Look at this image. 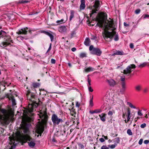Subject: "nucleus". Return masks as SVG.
Segmentation results:
<instances>
[{
    "mask_svg": "<svg viewBox=\"0 0 149 149\" xmlns=\"http://www.w3.org/2000/svg\"><path fill=\"white\" fill-rule=\"evenodd\" d=\"M28 29V28L27 27L18 30V31L17 32V33L18 34L26 35L27 33Z\"/></svg>",
    "mask_w": 149,
    "mask_h": 149,
    "instance_id": "9d476101",
    "label": "nucleus"
},
{
    "mask_svg": "<svg viewBox=\"0 0 149 149\" xmlns=\"http://www.w3.org/2000/svg\"><path fill=\"white\" fill-rule=\"evenodd\" d=\"M149 64V63L148 62H144L140 64L139 65H138L137 66L138 68H143L148 65H148Z\"/></svg>",
    "mask_w": 149,
    "mask_h": 149,
    "instance_id": "a211bd4d",
    "label": "nucleus"
},
{
    "mask_svg": "<svg viewBox=\"0 0 149 149\" xmlns=\"http://www.w3.org/2000/svg\"><path fill=\"white\" fill-rule=\"evenodd\" d=\"M26 94L27 100L30 102L28 106L27 112L31 113L33 111L34 108L37 107L38 104L35 101L36 96L33 94H31L30 92L29 91H27Z\"/></svg>",
    "mask_w": 149,
    "mask_h": 149,
    "instance_id": "f03ea898",
    "label": "nucleus"
},
{
    "mask_svg": "<svg viewBox=\"0 0 149 149\" xmlns=\"http://www.w3.org/2000/svg\"><path fill=\"white\" fill-rule=\"evenodd\" d=\"M99 116L102 121L105 122V113H102L101 114H100Z\"/></svg>",
    "mask_w": 149,
    "mask_h": 149,
    "instance_id": "412c9836",
    "label": "nucleus"
},
{
    "mask_svg": "<svg viewBox=\"0 0 149 149\" xmlns=\"http://www.w3.org/2000/svg\"><path fill=\"white\" fill-rule=\"evenodd\" d=\"M99 140L102 143L103 142L105 141L104 139L103 138H101Z\"/></svg>",
    "mask_w": 149,
    "mask_h": 149,
    "instance_id": "5fc2aeb1",
    "label": "nucleus"
},
{
    "mask_svg": "<svg viewBox=\"0 0 149 149\" xmlns=\"http://www.w3.org/2000/svg\"><path fill=\"white\" fill-rule=\"evenodd\" d=\"M89 50L91 51V53L97 56H100L102 53V51L98 48H94L92 45H91L89 47Z\"/></svg>",
    "mask_w": 149,
    "mask_h": 149,
    "instance_id": "423d86ee",
    "label": "nucleus"
},
{
    "mask_svg": "<svg viewBox=\"0 0 149 149\" xmlns=\"http://www.w3.org/2000/svg\"><path fill=\"white\" fill-rule=\"evenodd\" d=\"M130 47L132 49L134 48V45H133V44L132 43H131L130 44Z\"/></svg>",
    "mask_w": 149,
    "mask_h": 149,
    "instance_id": "bf43d9fd",
    "label": "nucleus"
},
{
    "mask_svg": "<svg viewBox=\"0 0 149 149\" xmlns=\"http://www.w3.org/2000/svg\"><path fill=\"white\" fill-rule=\"evenodd\" d=\"M138 115L142 116H143V114L141 112V110H139L138 112Z\"/></svg>",
    "mask_w": 149,
    "mask_h": 149,
    "instance_id": "49530a36",
    "label": "nucleus"
},
{
    "mask_svg": "<svg viewBox=\"0 0 149 149\" xmlns=\"http://www.w3.org/2000/svg\"><path fill=\"white\" fill-rule=\"evenodd\" d=\"M76 50V49L75 47H73L72 48L71 50L72 52H75Z\"/></svg>",
    "mask_w": 149,
    "mask_h": 149,
    "instance_id": "680f3d73",
    "label": "nucleus"
},
{
    "mask_svg": "<svg viewBox=\"0 0 149 149\" xmlns=\"http://www.w3.org/2000/svg\"><path fill=\"white\" fill-rule=\"evenodd\" d=\"M90 105L92 107L93 106V96L92 97V98L90 99Z\"/></svg>",
    "mask_w": 149,
    "mask_h": 149,
    "instance_id": "f704fd0d",
    "label": "nucleus"
},
{
    "mask_svg": "<svg viewBox=\"0 0 149 149\" xmlns=\"http://www.w3.org/2000/svg\"><path fill=\"white\" fill-rule=\"evenodd\" d=\"M108 23H107L105 26L107 30L112 31L110 32L107 30L105 31L102 33L104 39L106 41H110L111 40L113 37L114 36V40L116 41L118 40L119 38L118 34L114 31L116 29L115 28V25L113 21L111 19L110 21L108 20Z\"/></svg>",
    "mask_w": 149,
    "mask_h": 149,
    "instance_id": "f257e3e1",
    "label": "nucleus"
},
{
    "mask_svg": "<svg viewBox=\"0 0 149 149\" xmlns=\"http://www.w3.org/2000/svg\"><path fill=\"white\" fill-rule=\"evenodd\" d=\"M146 124L145 123H144L141 125H140V127L141 128H143L146 127Z\"/></svg>",
    "mask_w": 149,
    "mask_h": 149,
    "instance_id": "58836bf2",
    "label": "nucleus"
},
{
    "mask_svg": "<svg viewBox=\"0 0 149 149\" xmlns=\"http://www.w3.org/2000/svg\"><path fill=\"white\" fill-rule=\"evenodd\" d=\"M44 131V128L43 127H41L40 126H38L36 130V132L38 134H40L41 136L42 134L43 133Z\"/></svg>",
    "mask_w": 149,
    "mask_h": 149,
    "instance_id": "ddd939ff",
    "label": "nucleus"
},
{
    "mask_svg": "<svg viewBox=\"0 0 149 149\" xmlns=\"http://www.w3.org/2000/svg\"><path fill=\"white\" fill-rule=\"evenodd\" d=\"M38 115L43 121H46L48 119V116L47 115L46 109L40 110Z\"/></svg>",
    "mask_w": 149,
    "mask_h": 149,
    "instance_id": "0eeeda50",
    "label": "nucleus"
},
{
    "mask_svg": "<svg viewBox=\"0 0 149 149\" xmlns=\"http://www.w3.org/2000/svg\"><path fill=\"white\" fill-rule=\"evenodd\" d=\"M127 133L129 135H132V133L131 130L130 129H128L127 130Z\"/></svg>",
    "mask_w": 149,
    "mask_h": 149,
    "instance_id": "2f4dec72",
    "label": "nucleus"
},
{
    "mask_svg": "<svg viewBox=\"0 0 149 149\" xmlns=\"http://www.w3.org/2000/svg\"><path fill=\"white\" fill-rule=\"evenodd\" d=\"M126 54L122 51L116 50L113 54L112 56H114L116 55H124Z\"/></svg>",
    "mask_w": 149,
    "mask_h": 149,
    "instance_id": "2eb2a0df",
    "label": "nucleus"
},
{
    "mask_svg": "<svg viewBox=\"0 0 149 149\" xmlns=\"http://www.w3.org/2000/svg\"><path fill=\"white\" fill-rule=\"evenodd\" d=\"M127 104L129 106L131 107V108L132 109H135L136 108V107L134 106L130 102H127Z\"/></svg>",
    "mask_w": 149,
    "mask_h": 149,
    "instance_id": "cd10ccee",
    "label": "nucleus"
},
{
    "mask_svg": "<svg viewBox=\"0 0 149 149\" xmlns=\"http://www.w3.org/2000/svg\"><path fill=\"white\" fill-rule=\"evenodd\" d=\"M95 69L94 68L89 67L87 68H85L84 70V71L87 72H88L91 71H93Z\"/></svg>",
    "mask_w": 149,
    "mask_h": 149,
    "instance_id": "4be33fe9",
    "label": "nucleus"
},
{
    "mask_svg": "<svg viewBox=\"0 0 149 149\" xmlns=\"http://www.w3.org/2000/svg\"><path fill=\"white\" fill-rule=\"evenodd\" d=\"M41 32L45 33V34L49 36H50L52 34L49 32L46 31H42Z\"/></svg>",
    "mask_w": 149,
    "mask_h": 149,
    "instance_id": "c85d7f7f",
    "label": "nucleus"
},
{
    "mask_svg": "<svg viewBox=\"0 0 149 149\" xmlns=\"http://www.w3.org/2000/svg\"><path fill=\"white\" fill-rule=\"evenodd\" d=\"M116 145H115L112 144L111 145H109L108 146H109V148H110L112 149H113L115 148V147H116Z\"/></svg>",
    "mask_w": 149,
    "mask_h": 149,
    "instance_id": "e433bc0d",
    "label": "nucleus"
},
{
    "mask_svg": "<svg viewBox=\"0 0 149 149\" xmlns=\"http://www.w3.org/2000/svg\"><path fill=\"white\" fill-rule=\"evenodd\" d=\"M148 91V89L147 88H145V89H144V90H143V92H144V93H146Z\"/></svg>",
    "mask_w": 149,
    "mask_h": 149,
    "instance_id": "774afa93",
    "label": "nucleus"
},
{
    "mask_svg": "<svg viewBox=\"0 0 149 149\" xmlns=\"http://www.w3.org/2000/svg\"><path fill=\"white\" fill-rule=\"evenodd\" d=\"M40 84L39 83H33L32 84L33 86L35 88H36L38 87Z\"/></svg>",
    "mask_w": 149,
    "mask_h": 149,
    "instance_id": "c756f323",
    "label": "nucleus"
},
{
    "mask_svg": "<svg viewBox=\"0 0 149 149\" xmlns=\"http://www.w3.org/2000/svg\"><path fill=\"white\" fill-rule=\"evenodd\" d=\"M115 142L117 143H119L120 140V138L119 137H117L115 139Z\"/></svg>",
    "mask_w": 149,
    "mask_h": 149,
    "instance_id": "ea45409f",
    "label": "nucleus"
},
{
    "mask_svg": "<svg viewBox=\"0 0 149 149\" xmlns=\"http://www.w3.org/2000/svg\"><path fill=\"white\" fill-rule=\"evenodd\" d=\"M121 85L122 88L120 89L119 92L120 94L123 95L124 94V92L125 91L126 88V84L125 82H122L121 83Z\"/></svg>",
    "mask_w": 149,
    "mask_h": 149,
    "instance_id": "9b49d317",
    "label": "nucleus"
},
{
    "mask_svg": "<svg viewBox=\"0 0 149 149\" xmlns=\"http://www.w3.org/2000/svg\"><path fill=\"white\" fill-rule=\"evenodd\" d=\"M24 132L25 134H28L29 132V129L28 128L26 127H24L23 128Z\"/></svg>",
    "mask_w": 149,
    "mask_h": 149,
    "instance_id": "bb28decb",
    "label": "nucleus"
},
{
    "mask_svg": "<svg viewBox=\"0 0 149 149\" xmlns=\"http://www.w3.org/2000/svg\"><path fill=\"white\" fill-rule=\"evenodd\" d=\"M9 97V99L11 100L12 106H14L16 104V101L14 98V97L13 96H10Z\"/></svg>",
    "mask_w": 149,
    "mask_h": 149,
    "instance_id": "aec40b11",
    "label": "nucleus"
},
{
    "mask_svg": "<svg viewBox=\"0 0 149 149\" xmlns=\"http://www.w3.org/2000/svg\"><path fill=\"white\" fill-rule=\"evenodd\" d=\"M22 139L23 140L22 141L24 143H26L28 141H30L32 140L31 138L28 135L23 136Z\"/></svg>",
    "mask_w": 149,
    "mask_h": 149,
    "instance_id": "4468645a",
    "label": "nucleus"
},
{
    "mask_svg": "<svg viewBox=\"0 0 149 149\" xmlns=\"http://www.w3.org/2000/svg\"><path fill=\"white\" fill-rule=\"evenodd\" d=\"M95 111V113H100L102 111V110L101 109H96L94 110Z\"/></svg>",
    "mask_w": 149,
    "mask_h": 149,
    "instance_id": "7c9ffc66",
    "label": "nucleus"
},
{
    "mask_svg": "<svg viewBox=\"0 0 149 149\" xmlns=\"http://www.w3.org/2000/svg\"><path fill=\"white\" fill-rule=\"evenodd\" d=\"M79 57L81 58H83L85 57H86V53L85 52L81 53L80 54L79 56Z\"/></svg>",
    "mask_w": 149,
    "mask_h": 149,
    "instance_id": "a878e982",
    "label": "nucleus"
},
{
    "mask_svg": "<svg viewBox=\"0 0 149 149\" xmlns=\"http://www.w3.org/2000/svg\"><path fill=\"white\" fill-rule=\"evenodd\" d=\"M55 60L54 59L52 58L51 60V62L52 64H54L55 63Z\"/></svg>",
    "mask_w": 149,
    "mask_h": 149,
    "instance_id": "864d4df0",
    "label": "nucleus"
},
{
    "mask_svg": "<svg viewBox=\"0 0 149 149\" xmlns=\"http://www.w3.org/2000/svg\"><path fill=\"white\" fill-rule=\"evenodd\" d=\"M90 40L88 38H86L84 42V44L86 46H89L90 45Z\"/></svg>",
    "mask_w": 149,
    "mask_h": 149,
    "instance_id": "5701e85b",
    "label": "nucleus"
},
{
    "mask_svg": "<svg viewBox=\"0 0 149 149\" xmlns=\"http://www.w3.org/2000/svg\"><path fill=\"white\" fill-rule=\"evenodd\" d=\"M28 145L29 147L31 148L33 147L36 145V143L35 142L32 141H31L30 142H29L28 143Z\"/></svg>",
    "mask_w": 149,
    "mask_h": 149,
    "instance_id": "393cba45",
    "label": "nucleus"
},
{
    "mask_svg": "<svg viewBox=\"0 0 149 149\" xmlns=\"http://www.w3.org/2000/svg\"><path fill=\"white\" fill-rule=\"evenodd\" d=\"M114 113H115L114 111L112 110V111H109L108 112V114L109 116H111Z\"/></svg>",
    "mask_w": 149,
    "mask_h": 149,
    "instance_id": "473e14b6",
    "label": "nucleus"
},
{
    "mask_svg": "<svg viewBox=\"0 0 149 149\" xmlns=\"http://www.w3.org/2000/svg\"><path fill=\"white\" fill-rule=\"evenodd\" d=\"M88 87L89 91L91 92H93V89L90 86H89L88 85Z\"/></svg>",
    "mask_w": 149,
    "mask_h": 149,
    "instance_id": "a19ab883",
    "label": "nucleus"
},
{
    "mask_svg": "<svg viewBox=\"0 0 149 149\" xmlns=\"http://www.w3.org/2000/svg\"><path fill=\"white\" fill-rule=\"evenodd\" d=\"M124 25L125 26H129V24H127L125 22H124Z\"/></svg>",
    "mask_w": 149,
    "mask_h": 149,
    "instance_id": "e2e57ef3",
    "label": "nucleus"
},
{
    "mask_svg": "<svg viewBox=\"0 0 149 149\" xmlns=\"http://www.w3.org/2000/svg\"><path fill=\"white\" fill-rule=\"evenodd\" d=\"M96 38V37L95 36L92 35L91 39L92 40H95Z\"/></svg>",
    "mask_w": 149,
    "mask_h": 149,
    "instance_id": "8fccbe9b",
    "label": "nucleus"
},
{
    "mask_svg": "<svg viewBox=\"0 0 149 149\" xmlns=\"http://www.w3.org/2000/svg\"><path fill=\"white\" fill-rule=\"evenodd\" d=\"M29 2L28 1H27L26 0H22V1H19V3H27Z\"/></svg>",
    "mask_w": 149,
    "mask_h": 149,
    "instance_id": "c9c22d12",
    "label": "nucleus"
},
{
    "mask_svg": "<svg viewBox=\"0 0 149 149\" xmlns=\"http://www.w3.org/2000/svg\"><path fill=\"white\" fill-rule=\"evenodd\" d=\"M1 112L3 114L6 113V110L5 109H1Z\"/></svg>",
    "mask_w": 149,
    "mask_h": 149,
    "instance_id": "de8ad7c7",
    "label": "nucleus"
},
{
    "mask_svg": "<svg viewBox=\"0 0 149 149\" xmlns=\"http://www.w3.org/2000/svg\"><path fill=\"white\" fill-rule=\"evenodd\" d=\"M6 32L2 30L0 32V46L5 47L7 46L11 45L10 42L13 43V40L9 35H6Z\"/></svg>",
    "mask_w": 149,
    "mask_h": 149,
    "instance_id": "7ed1b4c3",
    "label": "nucleus"
},
{
    "mask_svg": "<svg viewBox=\"0 0 149 149\" xmlns=\"http://www.w3.org/2000/svg\"><path fill=\"white\" fill-rule=\"evenodd\" d=\"M63 20H64L62 19L61 20H57L56 22L57 23H58V24H61L63 22Z\"/></svg>",
    "mask_w": 149,
    "mask_h": 149,
    "instance_id": "c03bdc74",
    "label": "nucleus"
},
{
    "mask_svg": "<svg viewBox=\"0 0 149 149\" xmlns=\"http://www.w3.org/2000/svg\"><path fill=\"white\" fill-rule=\"evenodd\" d=\"M81 4L80 6V9L81 10L84 9L86 7L85 5V0H81Z\"/></svg>",
    "mask_w": 149,
    "mask_h": 149,
    "instance_id": "dca6fc26",
    "label": "nucleus"
},
{
    "mask_svg": "<svg viewBox=\"0 0 149 149\" xmlns=\"http://www.w3.org/2000/svg\"><path fill=\"white\" fill-rule=\"evenodd\" d=\"M51 47H52V44L50 43V44L49 47L48 49L47 50V52H49L51 49Z\"/></svg>",
    "mask_w": 149,
    "mask_h": 149,
    "instance_id": "603ef678",
    "label": "nucleus"
},
{
    "mask_svg": "<svg viewBox=\"0 0 149 149\" xmlns=\"http://www.w3.org/2000/svg\"><path fill=\"white\" fill-rule=\"evenodd\" d=\"M67 30V28L65 26H62L60 27L59 29V32L63 33L65 32Z\"/></svg>",
    "mask_w": 149,
    "mask_h": 149,
    "instance_id": "6ab92c4d",
    "label": "nucleus"
},
{
    "mask_svg": "<svg viewBox=\"0 0 149 149\" xmlns=\"http://www.w3.org/2000/svg\"><path fill=\"white\" fill-rule=\"evenodd\" d=\"M100 3L99 1L98 0H95V4L93 6L95 9L92 10V13L91 14V15L95 13H96V11L98 10L97 9L100 7Z\"/></svg>",
    "mask_w": 149,
    "mask_h": 149,
    "instance_id": "1a4fd4ad",
    "label": "nucleus"
},
{
    "mask_svg": "<svg viewBox=\"0 0 149 149\" xmlns=\"http://www.w3.org/2000/svg\"><path fill=\"white\" fill-rule=\"evenodd\" d=\"M87 81L88 82V85L89 86H90L91 85V80L89 79V77L88 78Z\"/></svg>",
    "mask_w": 149,
    "mask_h": 149,
    "instance_id": "09e8293b",
    "label": "nucleus"
},
{
    "mask_svg": "<svg viewBox=\"0 0 149 149\" xmlns=\"http://www.w3.org/2000/svg\"><path fill=\"white\" fill-rule=\"evenodd\" d=\"M49 37L51 39V41L52 42H53L54 38L52 34Z\"/></svg>",
    "mask_w": 149,
    "mask_h": 149,
    "instance_id": "a18cd8bd",
    "label": "nucleus"
},
{
    "mask_svg": "<svg viewBox=\"0 0 149 149\" xmlns=\"http://www.w3.org/2000/svg\"><path fill=\"white\" fill-rule=\"evenodd\" d=\"M143 139H141L139 141V144L141 145V144H142V142H143Z\"/></svg>",
    "mask_w": 149,
    "mask_h": 149,
    "instance_id": "3c124183",
    "label": "nucleus"
},
{
    "mask_svg": "<svg viewBox=\"0 0 149 149\" xmlns=\"http://www.w3.org/2000/svg\"><path fill=\"white\" fill-rule=\"evenodd\" d=\"M74 12L73 10H72L70 11V16L69 20L71 21L74 16Z\"/></svg>",
    "mask_w": 149,
    "mask_h": 149,
    "instance_id": "b1692460",
    "label": "nucleus"
},
{
    "mask_svg": "<svg viewBox=\"0 0 149 149\" xmlns=\"http://www.w3.org/2000/svg\"><path fill=\"white\" fill-rule=\"evenodd\" d=\"M102 137H103L104 139H105L106 140H108V138L107 136H105L104 135L102 136Z\"/></svg>",
    "mask_w": 149,
    "mask_h": 149,
    "instance_id": "0e129e2a",
    "label": "nucleus"
},
{
    "mask_svg": "<svg viewBox=\"0 0 149 149\" xmlns=\"http://www.w3.org/2000/svg\"><path fill=\"white\" fill-rule=\"evenodd\" d=\"M130 110H128V113H127V116H130Z\"/></svg>",
    "mask_w": 149,
    "mask_h": 149,
    "instance_id": "338daca9",
    "label": "nucleus"
},
{
    "mask_svg": "<svg viewBox=\"0 0 149 149\" xmlns=\"http://www.w3.org/2000/svg\"><path fill=\"white\" fill-rule=\"evenodd\" d=\"M141 10L140 9H137L135 10V13L136 14H138L140 13Z\"/></svg>",
    "mask_w": 149,
    "mask_h": 149,
    "instance_id": "37998d69",
    "label": "nucleus"
},
{
    "mask_svg": "<svg viewBox=\"0 0 149 149\" xmlns=\"http://www.w3.org/2000/svg\"><path fill=\"white\" fill-rule=\"evenodd\" d=\"M89 113L91 114H93L94 113H95V110H94V111H91V110H90L89 111Z\"/></svg>",
    "mask_w": 149,
    "mask_h": 149,
    "instance_id": "13d9d810",
    "label": "nucleus"
},
{
    "mask_svg": "<svg viewBox=\"0 0 149 149\" xmlns=\"http://www.w3.org/2000/svg\"><path fill=\"white\" fill-rule=\"evenodd\" d=\"M107 81L109 85L111 87H114L116 84V81L112 79H107Z\"/></svg>",
    "mask_w": 149,
    "mask_h": 149,
    "instance_id": "f8f14e48",
    "label": "nucleus"
},
{
    "mask_svg": "<svg viewBox=\"0 0 149 149\" xmlns=\"http://www.w3.org/2000/svg\"><path fill=\"white\" fill-rule=\"evenodd\" d=\"M76 34V32L74 31H72L71 33V38H72L73 37L74 35Z\"/></svg>",
    "mask_w": 149,
    "mask_h": 149,
    "instance_id": "4c0bfd02",
    "label": "nucleus"
},
{
    "mask_svg": "<svg viewBox=\"0 0 149 149\" xmlns=\"http://www.w3.org/2000/svg\"><path fill=\"white\" fill-rule=\"evenodd\" d=\"M51 120L54 125H58L63 122L62 118H59L57 115L55 114L52 115Z\"/></svg>",
    "mask_w": 149,
    "mask_h": 149,
    "instance_id": "39448f33",
    "label": "nucleus"
},
{
    "mask_svg": "<svg viewBox=\"0 0 149 149\" xmlns=\"http://www.w3.org/2000/svg\"><path fill=\"white\" fill-rule=\"evenodd\" d=\"M120 79H121V81H122V82H124V81L125 80V77H121Z\"/></svg>",
    "mask_w": 149,
    "mask_h": 149,
    "instance_id": "4d7b16f0",
    "label": "nucleus"
},
{
    "mask_svg": "<svg viewBox=\"0 0 149 149\" xmlns=\"http://www.w3.org/2000/svg\"><path fill=\"white\" fill-rule=\"evenodd\" d=\"M136 68V66L134 64H131L128 66L125 70L123 71V73L124 74H126L129 75L132 72V69H134Z\"/></svg>",
    "mask_w": 149,
    "mask_h": 149,
    "instance_id": "6e6552de",
    "label": "nucleus"
},
{
    "mask_svg": "<svg viewBox=\"0 0 149 149\" xmlns=\"http://www.w3.org/2000/svg\"><path fill=\"white\" fill-rule=\"evenodd\" d=\"M135 89L136 91L140 92L142 89V86L141 84H137L135 87Z\"/></svg>",
    "mask_w": 149,
    "mask_h": 149,
    "instance_id": "f3484780",
    "label": "nucleus"
},
{
    "mask_svg": "<svg viewBox=\"0 0 149 149\" xmlns=\"http://www.w3.org/2000/svg\"><path fill=\"white\" fill-rule=\"evenodd\" d=\"M106 14L104 13H101L98 15L96 18V20L97 22L96 26L100 27H102V26L104 20L106 18Z\"/></svg>",
    "mask_w": 149,
    "mask_h": 149,
    "instance_id": "20e7f679",
    "label": "nucleus"
},
{
    "mask_svg": "<svg viewBox=\"0 0 149 149\" xmlns=\"http://www.w3.org/2000/svg\"><path fill=\"white\" fill-rule=\"evenodd\" d=\"M80 106V104H79L78 102H77L76 104V106L78 107H79Z\"/></svg>",
    "mask_w": 149,
    "mask_h": 149,
    "instance_id": "69168bd1",
    "label": "nucleus"
},
{
    "mask_svg": "<svg viewBox=\"0 0 149 149\" xmlns=\"http://www.w3.org/2000/svg\"><path fill=\"white\" fill-rule=\"evenodd\" d=\"M101 149H109V147H108L105 145L102 146L101 148Z\"/></svg>",
    "mask_w": 149,
    "mask_h": 149,
    "instance_id": "79ce46f5",
    "label": "nucleus"
},
{
    "mask_svg": "<svg viewBox=\"0 0 149 149\" xmlns=\"http://www.w3.org/2000/svg\"><path fill=\"white\" fill-rule=\"evenodd\" d=\"M17 39H18V40H23L24 39H26L25 38V37H22L21 36H18L17 37Z\"/></svg>",
    "mask_w": 149,
    "mask_h": 149,
    "instance_id": "72a5a7b5",
    "label": "nucleus"
},
{
    "mask_svg": "<svg viewBox=\"0 0 149 149\" xmlns=\"http://www.w3.org/2000/svg\"><path fill=\"white\" fill-rule=\"evenodd\" d=\"M149 143V140H145L144 141V143L145 144H147L148 143Z\"/></svg>",
    "mask_w": 149,
    "mask_h": 149,
    "instance_id": "6e6d98bb",
    "label": "nucleus"
},
{
    "mask_svg": "<svg viewBox=\"0 0 149 149\" xmlns=\"http://www.w3.org/2000/svg\"><path fill=\"white\" fill-rule=\"evenodd\" d=\"M146 18H149V15L148 14H146L144 17V19H145Z\"/></svg>",
    "mask_w": 149,
    "mask_h": 149,
    "instance_id": "052dcab7",
    "label": "nucleus"
}]
</instances>
